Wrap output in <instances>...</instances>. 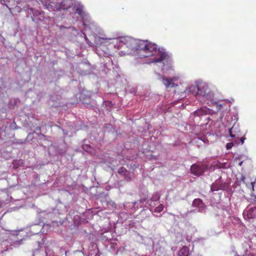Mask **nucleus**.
<instances>
[{
  "instance_id": "nucleus-1",
  "label": "nucleus",
  "mask_w": 256,
  "mask_h": 256,
  "mask_svg": "<svg viewBox=\"0 0 256 256\" xmlns=\"http://www.w3.org/2000/svg\"><path fill=\"white\" fill-rule=\"evenodd\" d=\"M136 55L139 58L153 56L158 50L157 46L148 40H138L134 42Z\"/></svg>"
},
{
  "instance_id": "nucleus-2",
  "label": "nucleus",
  "mask_w": 256,
  "mask_h": 256,
  "mask_svg": "<svg viewBox=\"0 0 256 256\" xmlns=\"http://www.w3.org/2000/svg\"><path fill=\"white\" fill-rule=\"evenodd\" d=\"M190 92L196 97L200 96H205L208 94V88L206 84L192 86L190 87Z\"/></svg>"
},
{
  "instance_id": "nucleus-3",
  "label": "nucleus",
  "mask_w": 256,
  "mask_h": 256,
  "mask_svg": "<svg viewBox=\"0 0 256 256\" xmlns=\"http://www.w3.org/2000/svg\"><path fill=\"white\" fill-rule=\"evenodd\" d=\"M208 165L204 164H194L191 166L190 172L194 176H200L208 170Z\"/></svg>"
},
{
  "instance_id": "nucleus-4",
  "label": "nucleus",
  "mask_w": 256,
  "mask_h": 256,
  "mask_svg": "<svg viewBox=\"0 0 256 256\" xmlns=\"http://www.w3.org/2000/svg\"><path fill=\"white\" fill-rule=\"evenodd\" d=\"M118 172L119 174L123 176L124 180L126 181H130L132 180V175L130 172L128 171L125 168L122 166L118 169Z\"/></svg>"
},
{
  "instance_id": "nucleus-5",
  "label": "nucleus",
  "mask_w": 256,
  "mask_h": 256,
  "mask_svg": "<svg viewBox=\"0 0 256 256\" xmlns=\"http://www.w3.org/2000/svg\"><path fill=\"white\" fill-rule=\"evenodd\" d=\"M159 57L158 58H154L152 59V62H160L164 60H168L170 58L169 56L164 52L160 51L158 50Z\"/></svg>"
},
{
  "instance_id": "nucleus-6",
  "label": "nucleus",
  "mask_w": 256,
  "mask_h": 256,
  "mask_svg": "<svg viewBox=\"0 0 256 256\" xmlns=\"http://www.w3.org/2000/svg\"><path fill=\"white\" fill-rule=\"evenodd\" d=\"M229 133L232 138H238L240 136V132L238 126L236 124H234L232 128L230 129Z\"/></svg>"
},
{
  "instance_id": "nucleus-7",
  "label": "nucleus",
  "mask_w": 256,
  "mask_h": 256,
  "mask_svg": "<svg viewBox=\"0 0 256 256\" xmlns=\"http://www.w3.org/2000/svg\"><path fill=\"white\" fill-rule=\"evenodd\" d=\"M224 188V185L221 183L220 180H218L213 183L210 187V190L212 192L218 191Z\"/></svg>"
},
{
  "instance_id": "nucleus-8",
  "label": "nucleus",
  "mask_w": 256,
  "mask_h": 256,
  "mask_svg": "<svg viewBox=\"0 0 256 256\" xmlns=\"http://www.w3.org/2000/svg\"><path fill=\"white\" fill-rule=\"evenodd\" d=\"M162 82L166 88H173L175 86V84L174 82V78H165L164 77L162 78Z\"/></svg>"
},
{
  "instance_id": "nucleus-9",
  "label": "nucleus",
  "mask_w": 256,
  "mask_h": 256,
  "mask_svg": "<svg viewBox=\"0 0 256 256\" xmlns=\"http://www.w3.org/2000/svg\"><path fill=\"white\" fill-rule=\"evenodd\" d=\"M68 2V0H62L60 3H57L56 8L58 10H66L70 7V5L67 4Z\"/></svg>"
},
{
  "instance_id": "nucleus-10",
  "label": "nucleus",
  "mask_w": 256,
  "mask_h": 256,
  "mask_svg": "<svg viewBox=\"0 0 256 256\" xmlns=\"http://www.w3.org/2000/svg\"><path fill=\"white\" fill-rule=\"evenodd\" d=\"M246 216L250 220L256 218V208L254 207L250 208L247 211Z\"/></svg>"
},
{
  "instance_id": "nucleus-11",
  "label": "nucleus",
  "mask_w": 256,
  "mask_h": 256,
  "mask_svg": "<svg viewBox=\"0 0 256 256\" xmlns=\"http://www.w3.org/2000/svg\"><path fill=\"white\" fill-rule=\"evenodd\" d=\"M190 250L188 247L183 246L178 252V256H188Z\"/></svg>"
},
{
  "instance_id": "nucleus-12",
  "label": "nucleus",
  "mask_w": 256,
  "mask_h": 256,
  "mask_svg": "<svg viewBox=\"0 0 256 256\" xmlns=\"http://www.w3.org/2000/svg\"><path fill=\"white\" fill-rule=\"evenodd\" d=\"M207 113V110L204 108H201L194 112V116H199Z\"/></svg>"
},
{
  "instance_id": "nucleus-13",
  "label": "nucleus",
  "mask_w": 256,
  "mask_h": 256,
  "mask_svg": "<svg viewBox=\"0 0 256 256\" xmlns=\"http://www.w3.org/2000/svg\"><path fill=\"white\" fill-rule=\"evenodd\" d=\"M192 205L194 206L202 208L204 203L202 200L200 198H196L193 200Z\"/></svg>"
},
{
  "instance_id": "nucleus-14",
  "label": "nucleus",
  "mask_w": 256,
  "mask_h": 256,
  "mask_svg": "<svg viewBox=\"0 0 256 256\" xmlns=\"http://www.w3.org/2000/svg\"><path fill=\"white\" fill-rule=\"evenodd\" d=\"M76 13L78 14L82 18H83L84 16L86 15L84 12L82 10V8L80 7H78L76 8Z\"/></svg>"
},
{
  "instance_id": "nucleus-15",
  "label": "nucleus",
  "mask_w": 256,
  "mask_h": 256,
  "mask_svg": "<svg viewBox=\"0 0 256 256\" xmlns=\"http://www.w3.org/2000/svg\"><path fill=\"white\" fill-rule=\"evenodd\" d=\"M160 199V194L158 192H156L154 193L150 198V200L156 202Z\"/></svg>"
},
{
  "instance_id": "nucleus-16",
  "label": "nucleus",
  "mask_w": 256,
  "mask_h": 256,
  "mask_svg": "<svg viewBox=\"0 0 256 256\" xmlns=\"http://www.w3.org/2000/svg\"><path fill=\"white\" fill-rule=\"evenodd\" d=\"M164 208V205L162 204H160L158 206L155 208L154 212L156 213H160L163 210Z\"/></svg>"
},
{
  "instance_id": "nucleus-17",
  "label": "nucleus",
  "mask_w": 256,
  "mask_h": 256,
  "mask_svg": "<svg viewBox=\"0 0 256 256\" xmlns=\"http://www.w3.org/2000/svg\"><path fill=\"white\" fill-rule=\"evenodd\" d=\"M234 146V144L232 142L228 143L226 146V148L227 150L230 149Z\"/></svg>"
},
{
  "instance_id": "nucleus-18",
  "label": "nucleus",
  "mask_w": 256,
  "mask_h": 256,
  "mask_svg": "<svg viewBox=\"0 0 256 256\" xmlns=\"http://www.w3.org/2000/svg\"><path fill=\"white\" fill-rule=\"evenodd\" d=\"M255 182H251L250 185V188H252V190H254V185Z\"/></svg>"
},
{
  "instance_id": "nucleus-19",
  "label": "nucleus",
  "mask_w": 256,
  "mask_h": 256,
  "mask_svg": "<svg viewBox=\"0 0 256 256\" xmlns=\"http://www.w3.org/2000/svg\"><path fill=\"white\" fill-rule=\"evenodd\" d=\"M246 138L244 136H242L240 138V140L242 143V144H243L244 143V141L245 140Z\"/></svg>"
},
{
  "instance_id": "nucleus-20",
  "label": "nucleus",
  "mask_w": 256,
  "mask_h": 256,
  "mask_svg": "<svg viewBox=\"0 0 256 256\" xmlns=\"http://www.w3.org/2000/svg\"><path fill=\"white\" fill-rule=\"evenodd\" d=\"M82 22H83V25L84 26L85 28L86 29V27H87V24H85V22L84 20L82 21Z\"/></svg>"
},
{
  "instance_id": "nucleus-21",
  "label": "nucleus",
  "mask_w": 256,
  "mask_h": 256,
  "mask_svg": "<svg viewBox=\"0 0 256 256\" xmlns=\"http://www.w3.org/2000/svg\"><path fill=\"white\" fill-rule=\"evenodd\" d=\"M234 256H240L237 253V252H234Z\"/></svg>"
},
{
  "instance_id": "nucleus-22",
  "label": "nucleus",
  "mask_w": 256,
  "mask_h": 256,
  "mask_svg": "<svg viewBox=\"0 0 256 256\" xmlns=\"http://www.w3.org/2000/svg\"><path fill=\"white\" fill-rule=\"evenodd\" d=\"M248 256H254V255L253 254L250 253L248 254Z\"/></svg>"
},
{
  "instance_id": "nucleus-23",
  "label": "nucleus",
  "mask_w": 256,
  "mask_h": 256,
  "mask_svg": "<svg viewBox=\"0 0 256 256\" xmlns=\"http://www.w3.org/2000/svg\"><path fill=\"white\" fill-rule=\"evenodd\" d=\"M242 162H242H242H239V164H238V165H239L240 166H241L242 165Z\"/></svg>"
},
{
  "instance_id": "nucleus-24",
  "label": "nucleus",
  "mask_w": 256,
  "mask_h": 256,
  "mask_svg": "<svg viewBox=\"0 0 256 256\" xmlns=\"http://www.w3.org/2000/svg\"><path fill=\"white\" fill-rule=\"evenodd\" d=\"M255 202H256V196H254V198H252Z\"/></svg>"
}]
</instances>
